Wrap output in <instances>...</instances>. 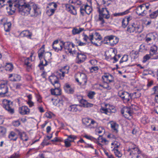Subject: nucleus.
Listing matches in <instances>:
<instances>
[{
	"label": "nucleus",
	"mask_w": 158,
	"mask_h": 158,
	"mask_svg": "<svg viewBox=\"0 0 158 158\" xmlns=\"http://www.w3.org/2000/svg\"><path fill=\"white\" fill-rule=\"evenodd\" d=\"M35 96L38 103H40L42 102V97L39 93L35 94Z\"/></svg>",
	"instance_id": "obj_52"
},
{
	"label": "nucleus",
	"mask_w": 158,
	"mask_h": 158,
	"mask_svg": "<svg viewBox=\"0 0 158 158\" xmlns=\"http://www.w3.org/2000/svg\"><path fill=\"white\" fill-rule=\"evenodd\" d=\"M121 113L126 118H128L129 116H131L132 114V111L130 108L124 107L121 110Z\"/></svg>",
	"instance_id": "obj_21"
},
{
	"label": "nucleus",
	"mask_w": 158,
	"mask_h": 158,
	"mask_svg": "<svg viewBox=\"0 0 158 158\" xmlns=\"http://www.w3.org/2000/svg\"><path fill=\"white\" fill-rule=\"evenodd\" d=\"M111 127L113 131L115 133H117L118 132L119 125L118 124L114 121L110 122Z\"/></svg>",
	"instance_id": "obj_28"
},
{
	"label": "nucleus",
	"mask_w": 158,
	"mask_h": 158,
	"mask_svg": "<svg viewBox=\"0 0 158 158\" xmlns=\"http://www.w3.org/2000/svg\"><path fill=\"white\" fill-rule=\"evenodd\" d=\"M13 69V65L11 63H7L5 66V69L7 71H11Z\"/></svg>",
	"instance_id": "obj_45"
},
{
	"label": "nucleus",
	"mask_w": 158,
	"mask_h": 158,
	"mask_svg": "<svg viewBox=\"0 0 158 158\" xmlns=\"http://www.w3.org/2000/svg\"><path fill=\"white\" fill-rule=\"evenodd\" d=\"M131 55L134 59H136L139 56V52L137 51L132 50L131 52Z\"/></svg>",
	"instance_id": "obj_46"
},
{
	"label": "nucleus",
	"mask_w": 158,
	"mask_h": 158,
	"mask_svg": "<svg viewBox=\"0 0 158 158\" xmlns=\"http://www.w3.org/2000/svg\"><path fill=\"white\" fill-rule=\"evenodd\" d=\"M3 25L5 31L6 32L9 31L11 28V23L10 22L5 23H4Z\"/></svg>",
	"instance_id": "obj_42"
},
{
	"label": "nucleus",
	"mask_w": 158,
	"mask_h": 158,
	"mask_svg": "<svg viewBox=\"0 0 158 158\" xmlns=\"http://www.w3.org/2000/svg\"><path fill=\"white\" fill-rule=\"evenodd\" d=\"M120 146V143L116 141H114L111 143V148L112 150L114 151L117 150Z\"/></svg>",
	"instance_id": "obj_37"
},
{
	"label": "nucleus",
	"mask_w": 158,
	"mask_h": 158,
	"mask_svg": "<svg viewBox=\"0 0 158 158\" xmlns=\"http://www.w3.org/2000/svg\"><path fill=\"white\" fill-rule=\"evenodd\" d=\"M130 109L132 111V113L134 111L137 110L139 109V107L135 105H131L130 106Z\"/></svg>",
	"instance_id": "obj_58"
},
{
	"label": "nucleus",
	"mask_w": 158,
	"mask_h": 158,
	"mask_svg": "<svg viewBox=\"0 0 158 158\" xmlns=\"http://www.w3.org/2000/svg\"><path fill=\"white\" fill-rule=\"evenodd\" d=\"M8 77L10 78V80L13 81H19L21 79L20 76L16 74H9Z\"/></svg>",
	"instance_id": "obj_27"
},
{
	"label": "nucleus",
	"mask_w": 158,
	"mask_h": 158,
	"mask_svg": "<svg viewBox=\"0 0 158 158\" xmlns=\"http://www.w3.org/2000/svg\"><path fill=\"white\" fill-rule=\"evenodd\" d=\"M120 57L121 56L120 55H115L113 58V62L114 63L117 62Z\"/></svg>",
	"instance_id": "obj_61"
},
{
	"label": "nucleus",
	"mask_w": 158,
	"mask_h": 158,
	"mask_svg": "<svg viewBox=\"0 0 158 158\" xmlns=\"http://www.w3.org/2000/svg\"><path fill=\"white\" fill-rule=\"evenodd\" d=\"M7 81H3L0 83V96L4 97L6 96L8 92V88L7 85Z\"/></svg>",
	"instance_id": "obj_9"
},
{
	"label": "nucleus",
	"mask_w": 158,
	"mask_h": 158,
	"mask_svg": "<svg viewBox=\"0 0 158 158\" xmlns=\"http://www.w3.org/2000/svg\"><path fill=\"white\" fill-rule=\"evenodd\" d=\"M102 79L103 81L110 83L113 82L114 81V77L108 73H105L102 77Z\"/></svg>",
	"instance_id": "obj_18"
},
{
	"label": "nucleus",
	"mask_w": 158,
	"mask_h": 158,
	"mask_svg": "<svg viewBox=\"0 0 158 158\" xmlns=\"http://www.w3.org/2000/svg\"><path fill=\"white\" fill-rule=\"evenodd\" d=\"M23 86L22 84L20 83H17L15 84L14 87L16 89H20Z\"/></svg>",
	"instance_id": "obj_59"
},
{
	"label": "nucleus",
	"mask_w": 158,
	"mask_h": 158,
	"mask_svg": "<svg viewBox=\"0 0 158 158\" xmlns=\"http://www.w3.org/2000/svg\"><path fill=\"white\" fill-rule=\"evenodd\" d=\"M95 93L94 91H90L88 94V96L90 99H92L94 98V96Z\"/></svg>",
	"instance_id": "obj_62"
},
{
	"label": "nucleus",
	"mask_w": 158,
	"mask_h": 158,
	"mask_svg": "<svg viewBox=\"0 0 158 158\" xmlns=\"http://www.w3.org/2000/svg\"><path fill=\"white\" fill-rule=\"evenodd\" d=\"M129 12V9H128L122 12L115 13L114 15V16H122L126 15Z\"/></svg>",
	"instance_id": "obj_50"
},
{
	"label": "nucleus",
	"mask_w": 158,
	"mask_h": 158,
	"mask_svg": "<svg viewBox=\"0 0 158 158\" xmlns=\"http://www.w3.org/2000/svg\"><path fill=\"white\" fill-rule=\"evenodd\" d=\"M41 13L40 8L35 4L32 5V10L30 12V15L31 17H36Z\"/></svg>",
	"instance_id": "obj_13"
},
{
	"label": "nucleus",
	"mask_w": 158,
	"mask_h": 158,
	"mask_svg": "<svg viewBox=\"0 0 158 158\" xmlns=\"http://www.w3.org/2000/svg\"><path fill=\"white\" fill-rule=\"evenodd\" d=\"M135 32L136 33H140L143 30V26L141 24L139 21H136L133 23Z\"/></svg>",
	"instance_id": "obj_19"
},
{
	"label": "nucleus",
	"mask_w": 158,
	"mask_h": 158,
	"mask_svg": "<svg viewBox=\"0 0 158 158\" xmlns=\"http://www.w3.org/2000/svg\"><path fill=\"white\" fill-rule=\"evenodd\" d=\"M77 105H73L69 106L68 108V110L71 112L75 113L79 111Z\"/></svg>",
	"instance_id": "obj_33"
},
{
	"label": "nucleus",
	"mask_w": 158,
	"mask_h": 158,
	"mask_svg": "<svg viewBox=\"0 0 158 158\" xmlns=\"http://www.w3.org/2000/svg\"><path fill=\"white\" fill-rule=\"evenodd\" d=\"M128 56L127 55H124L123 56V57L121 59L119 63L121 64V63L123 62H126L128 60Z\"/></svg>",
	"instance_id": "obj_51"
},
{
	"label": "nucleus",
	"mask_w": 158,
	"mask_h": 158,
	"mask_svg": "<svg viewBox=\"0 0 158 158\" xmlns=\"http://www.w3.org/2000/svg\"><path fill=\"white\" fill-rule=\"evenodd\" d=\"M158 15V10L155 11H154L149 15V16L151 19H155Z\"/></svg>",
	"instance_id": "obj_49"
},
{
	"label": "nucleus",
	"mask_w": 158,
	"mask_h": 158,
	"mask_svg": "<svg viewBox=\"0 0 158 158\" xmlns=\"http://www.w3.org/2000/svg\"><path fill=\"white\" fill-rule=\"evenodd\" d=\"M8 6L6 7L7 12L10 15L14 14L16 10H18L23 15L30 14L31 8L28 4H26L24 0H10L7 2Z\"/></svg>",
	"instance_id": "obj_1"
},
{
	"label": "nucleus",
	"mask_w": 158,
	"mask_h": 158,
	"mask_svg": "<svg viewBox=\"0 0 158 158\" xmlns=\"http://www.w3.org/2000/svg\"><path fill=\"white\" fill-rule=\"evenodd\" d=\"M6 128L2 127H0V135L2 136L4 135L6 132Z\"/></svg>",
	"instance_id": "obj_55"
},
{
	"label": "nucleus",
	"mask_w": 158,
	"mask_h": 158,
	"mask_svg": "<svg viewBox=\"0 0 158 158\" xmlns=\"http://www.w3.org/2000/svg\"><path fill=\"white\" fill-rule=\"evenodd\" d=\"M92 10V8L87 4L83 5L80 7V13L83 16L84 15L85 12L88 15H89Z\"/></svg>",
	"instance_id": "obj_14"
},
{
	"label": "nucleus",
	"mask_w": 158,
	"mask_h": 158,
	"mask_svg": "<svg viewBox=\"0 0 158 158\" xmlns=\"http://www.w3.org/2000/svg\"><path fill=\"white\" fill-rule=\"evenodd\" d=\"M127 32L128 33H131L135 32V30L133 23L130 25L128 26L127 30Z\"/></svg>",
	"instance_id": "obj_40"
},
{
	"label": "nucleus",
	"mask_w": 158,
	"mask_h": 158,
	"mask_svg": "<svg viewBox=\"0 0 158 158\" xmlns=\"http://www.w3.org/2000/svg\"><path fill=\"white\" fill-rule=\"evenodd\" d=\"M98 10L99 11V15L98 19L97 21H100V24L102 25L105 23L103 18H105L106 19H108L110 18L109 12L107 10V8L106 7L102 8L101 9L99 8Z\"/></svg>",
	"instance_id": "obj_2"
},
{
	"label": "nucleus",
	"mask_w": 158,
	"mask_h": 158,
	"mask_svg": "<svg viewBox=\"0 0 158 158\" xmlns=\"http://www.w3.org/2000/svg\"><path fill=\"white\" fill-rule=\"evenodd\" d=\"M76 81L80 85H85L86 84L87 81V77L86 75L84 73L80 72L77 73L75 76Z\"/></svg>",
	"instance_id": "obj_6"
},
{
	"label": "nucleus",
	"mask_w": 158,
	"mask_h": 158,
	"mask_svg": "<svg viewBox=\"0 0 158 158\" xmlns=\"http://www.w3.org/2000/svg\"><path fill=\"white\" fill-rule=\"evenodd\" d=\"M69 69V67L65 66L64 69L60 70V71L61 73H61L58 72L57 73V74L58 75L61 79H62V78H63L65 74L68 73Z\"/></svg>",
	"instance_id": "obj_26"
},
{
	"label": "nucleus",
	"mask_w": 158,
	"mask_h": 158,
	"mask_svg": "<svg viewBox=\"0 0 158 158\" xmlns=\"http://www.w3.org/2000/svg\"><path fill=\"white\" fill-rule=\"evenodd\" d=\"M83 40L87 44H89L90 43H91L96 45H97V43L93 41V35H91V34L89 36H88L86 35L83 33Z\"/></svg>",
	"instance_id": "obj_17"
},
{
	"label": "nucleus",
	"mask_w": 158,
	"mask_h": 158,
	"mask_svg": "<svg viewBox=\"0 0 158 158\" xmlns=\"http://www.w3.org/2000/svg\"><path fill=\"white\" fill-rule=\"evenodd\" d=\"M110 36H108L105 37L103 40L102 42H103L104 44H109Z\"/></svg>",
	"instance_id": "obj_60"
},
{
	"label": "nucleus",
	"mask_w": 158,
	"mask_h": 158,
	"mask_svg": "<svg viewBox=\"0 0 158 158\" xmlns=\"http://www.w3.org/2000/svg\"><path fill=\"white\" fill-rule=\"evenodd\" d=\"M114 151L115 156L117 157L120 158L122 156V153L119 151L118 149L115 150Z\"/></svg>",
	"instance_id": "obj_57"
},
{
	"label": "nucleus",
	"mask_w": 158,
	"mask_h": 158,
	"mask_svg": "<svg viewBox=\"0 0 158 158\" xmlns=\"http://www.w3.org/2000/svg\"><path fill=\"white\" fill-rule=\"evenodd\" d=\"M136 93V92H134L133 94H130L127 92L120 91L118 92V95L121 98L124 102L127 103L130 102L134 94Z\"/></svg>",
	"instance_id": "obj_5"
},
{
	"label": "nucleus",
	"mask_w": 158,
	"mask_h": 158,
	"mask_svg": "<svg viewBox=\"0 0 158 158\" xmlns=\"http://www.w3.org/2000/svg\"><path fill=\"white\" fill-rule=\"evenodd\" d=\"M109 83L106 81H103L102 83L98 84V88L101 90H102L103 89L110 90L111 89V87Z\"/></svg>",
	"instance_id": "obj_20"
},
{
	"label": "nucleus",
	"mask_w": 158,
	"mask_h": 158,
	"mask_svg": "<svg viewBox=\"0 0 158 158\" xmlns=\"http://www.w3.org/2000/svg\"><path fill=\"white\" fill-rule=\"evenodd\" d=\"M52 94L55 95H60L61 94V90L60 88H55L51 89Z\"/></svg>",
	"instance_id": "obj_38"
},
{
	"label": "nucleus",
	"mask_w": 158,
	"mask_h": 158,
	"mask_svg": "<svg viewBox=\"0 0 158 158\" xmlns=\"http://www.w3.org/2000/svg\"><path fill=\"white\" fill-rule=\"evenodd\" d=\"M78 101L80 104V105H78L79 107L80 106L88 108L92 107L93 106V104L88 102L86 100L82 98L80 96L77 97Z\"/></svg>",
	"instance_id": "obj_15"
},
{
	"label": "nucleus",
	"mask_w": 158,
	"mask_h": 158,
	"mask_svg": "<svg viewBox=\"0 0 158 158\" xmlns=\"http://www.w3.org/2000/svg\"><path fill=\"white\" fill-rule=\"evenodd\" d=\"M118 39L113 35L110 36L109 44L111 46H114L118 42Z\"/></svg>",
	"instance_id": "obj_29"
},
{
	"label": "nucleus",
	"mask_w": 158,
	"mask_h": 158,
	"mask_svg": "<svg viewBox=\"0 0 158 158\" xmlns=\"http://www.w3.org/2000/svg\"><path fill=\"white\" fill-rule=\"evenodd\" d=\"M8 138L10 141H16L18 137L15 132L11 131L8 135Z\"/></svg>",
	"instance_id": "obj_31"
},
{
	"label": "nucleus",
	"mask_w": 158,
	"mask_h": 158,
	"mask_svg": "<svg viewBox=\"0 0 158 158\" xmlns=\"http://www.w3.org/2000/svg\"><path fill=\"white\" fill-rule=\"evenodd\" d=\"M76 63L77 64H81L83 62L86 58L85 55L82 53H78L77 55Z\"/></svg>",
	"instance_id": "obj_16"
},
{
	"label": "nucleus",
	"mask_w": 158,
	"mask_h": 158,
	"mask_svg": "<svg viewBox=\"0 0 158 158\" xmlns=\"http://www.w3.org/2000/svg\"><path fill=\"white\" fill-rule=\"evenodd\" d=\"M158 47L155 45L152 46L150 51V55L152 57V59H156L158 58Z\"/></svg>",
	"instance_id": "obj_12"
},
{
	"label": "nucleus",
	"mask_w": 158,
	"mask_h": 158,
	"mask_svg": "<svg viewBox=\"0 0 158 158\" xmlns=\"http://www.w3.org/2000/svg\"><path fill=\"white\" fill-rule=\"evenodd\" d=\"M20 139L23 141H27L28 139V138L26 133L24 132L22 133H20Z\"/></svg>",
	"instance_id": "obj_43"
},
{
	"label": "nucleus",
	"mask_w": 158,
	"mask_h": 158,
	"mask_svg": "<svg viewBox=\"0 0 158 158\" xmlns=\"http://www.w3.org/2000/svg\"><path fill=\"white\" fill-rule=\"evenodd\" d=\"M136 148H139L135 144L132 143H130L129 144V148L127 150H130Z\"/></svg>",
	"instance_id": "obj_48"
},
{
	"label": "nucleus",
	"mask_w": 158,
	"mask_h": 158,
	"mask_svg": "<svg viewBox=\"0 0 158 158\" xmlns=\"http://www.w3.org/2000/svg\"><path fill=\"white\" fill-rule=\"evenodd\" d=\"M71 3H74L75 5H81L82 3L80 0H71Z\"/></svg>",
	"instance_id": "obj_56"
},
{
	"label": "nucleus",
	"mask_w": 158,
	"mask_h": 158,
	"mask_svg": "<svg viewBox=\"0 0 158 158\" xmlns=\"http://www.w3.org/2000/svg\"><path fill=\"white\" fill-rule=\"evenodd\" d=\"M19 156V154L18 153H15L11 155L8 158H18Z\"/></svg>",
	"instance_id": "obj_64"
},
{
	"label": "nucleus",
	"mask_w": 158,
	"mask_h": 158,
	"mask_svg": "<svg viewBox=\"0 0 158 158\" xmlns=\"http://www.w3.org/2000/svg\"><path fill=\"white\" fill-rule=\"evenodd\" d=\"M90 72L92 73H95L97 72L99 69L98 66H92L89 68Z\"/></svg>",
	"instance_id": "obj_54"
},
{
	"label": "nucleus",
	"mask_w": 158,
	"mask_h": 158,
	"mask_svg": "<svg viewBox=\"0 0 158 158\" xmlns=\"http://www.w3.org/2000/svg\"><path fill=\"white\" fill-rule=\"evenodd\" d=\"M157 40V35L154 33H149L147 34L145 37V41L148 43L152 40L155 41Z\"/></svg>",
	"instance_id": "obj_22"
},
{
	"label": "nucleus",
	"mask_w": 158,
	"mask_h": 158,
	"mask_svg": "<svg viewBox=\"0 0 158 158\" xmlns=\"http://www.w3.org/2000/svg\"><path fill=\"white\" fill-rule=\"evenodd\" d=\"M91 35H93V40L95 39L97 41V43L102 42V37L101 35L98 32H95L94 34H92Z\"/></svg>",
	"instance_id": "obj_32"
},
{
	"label": "nucleus",
	"mask_w": 158,
	"mask_h": 158,
	"mask_svg": "<svg viewBox=\"0 0 158 158\" xmlns=\"http://www.w3.org/2000/svg\"><path fill=\"white\" fill-rule=\"evenodd\" d=\"M52 53L51 52H45L44 55V60H50L52 59L51 58Z\"/></svg>",
	"instance_id": "obj_44"
},
{
	"label": "nucleus",
	"mask_w": 158,
	"mask_h": 158,
	"mask_svg": "<svg viewBox=\"0 0 158 158\" xmlns=\"http://www.w3.org/2000/svg\"><path fill=\"white\" fill-rule=\"evenodd\" d=\"M140 152H141L139 148H136L130 150H127L126 152L127 154L128 155L131 156V158L134 157V155L137 154H140Z\"/></svg>",
	"instance_id": "obj_25"
},
{
	"label": "nucleus",
	"mask_w": 158,
	"mask_h": 158,
	"mask_svg": "<svg viewBox=\"0 0 158 158\" xmlns=\"http://www.w3.org/2000/svg\"><path fill=\"white\" fill-rule=\"evenodd\" d=\"M66 42L61 41L60 43H59L58 40L54 41L52 44V48L56 52H58L59 51H61L63 48V46L64 47V44Z\"/></svg>",
	"instance_id": "obj_11"
},
{
	"label": "nucleus",
	"mask_w": 158,
	"mask_h": 158,
	"mask_svg": "<svg viewBox=\"0 0 158 158\" xmlns=\"http://www.w3.org/2000/svg\"><path fill=\"white\" fill-rule=\"evenodd\" d=\"M82 122L83 124L90 128H95L98 126V123L91 118H84L82 119Z\"/></svg>",
	"instance_id": "obj_7"
},
{
	"label": "nucleus",
	"mask_w": 158,
	"mask_h": 158,
	"mask_svg": "<svg viewBox=\"0 0 158 158\" xmlns=\"http://www.w3.org/2000/svg\"><path fill=\"white\" fill-rule=\"evenodd\" d=\"M45 52V50H43V48H40L38 52V57L39 59L41 60L43 57H44V55Z\"/></svg>",
	"instance_id": "obj_41"
},
{
	"label": "nucleus",
	"mask_w": 158,
	"mask_h": 158,
	"mask_svg": "<svg viewBox=\"0 0 158 158\" xmlns=\"http://www.w3.org/2000/svg\"><path fill=\"white\" fill-rule=\"evenodd\" d=\"M151 57H152L150 55L149 56V55L148 54L146 55L143 57V62L144 63L146 62L148 60L150 59Z\"/></svg>",
	"instance_id": "obj_63"
},
{
	"label": "nucleus",
	"mask_w": 158,
	"mask_h": 158,
	"mask_svg": "<svg viewBox=\"0 0 158 158\" xmlns=\"http://www.w3.org/2000/svg\"><path fill=\"white\" fill-rule=\"evenodd\" d=\"M150 6L148 3L143 4L138 6L136 10V12L139 16H144L147 14V10Z\"/></svg>",
	"instance_id": "obj_4"
},
{
	"label": "nucleus",
	"mask_w": 158,
	"mask_h": 158,
	"mask_svg": "<svg viewBox=\"0 0 158 158\" xmlns=\"http://www.w3.org/2000/svg\"><path fill=\"white\" fill-rule=\"evenodd\" d=\"M75 45L72 42H66L64 45V49L66 52L70 53L73 56H76L78 52L74 49Z\"/></svg>",
	"instance_id": "obj_3"
},
{
	"label": "nucleus",
	"mask_w": 158,
	"mask_h": 158,
	"mask_svg": "<svg viewBox=\"0 0 158 158\" xmlns=\"http://www.w3.org/2000/svg\"><path fill=\"white\" fill-rule=\"evenodd\" d=\"M64 5L66 10L68 11L73 15L77 14L76 10L73 6L68 4H65Z\"/></svg>",
	"instance_id": "obj_24"
},
{
	"label": "nucleus",
	"mask_w": 158,
	"mask_h": 158,
	"mask_svg": "<svg viewBox=\"0 0 158 158\" xmlns=\"http://www.w3.org/2000/svg\"><path fill=\"white\" fill-rule=\"evenodd\" d=\"M112 110H113V109ZM114 110V111H111L110 109L106 108H102L100 109V111L102 113H104L108 115H110L112 112H114L115 110Z\"/></svg>",
	"instance_id": "obj_35"
},
{
	"label": "nucleus",
	"mask_w": 158,
	"mask_h": 158,
	"mask_svg": "<svg viewBox=\"0 0 158 158\" xmlns=\"http://www.w3.org/2000/svg\"><path fill=\"white\" fill-rule=\"evenodd\" d=\"M3 107L8 113L12 114L14 113V109L13 108V102L11 101L4 99L2 102Z\"/></svg>",
	"instance_id": "obj_8"
},
{
	"label": "nucleus",
	"mask_w": 158,
	"mask_h": 158,
	"mask_svg": "<svg viewBox=\"0 0 158 158\" xmlns=\"http://www.w3.org/2000/svg\"><path fill=\"white\" fill-rule=\"evenodd\" d=\"M64 88L65 91L69 94H72L74 92V89L70 87V85L68 83L65 84Z\"/></svg>",
	"instance_id": "obj_30"
},
{
	"label": "nucleus",
	"mask_w": 158,
	"mask_h": 158,
	"mask_svg": "<svg viewBox=\"0 0 158 158\" xmlns=\"http://www.w3.org/2000/svg\"><path fill=\"white\" fill-rule=\"evenodd\" d=\"M84 30V28L81 27L78 28L76 27H74L73 28L72 32L73 35H76L80 34Z\"/></svg>",
	"instance_id": "obj_36"
},
{
	"label": "nucleus",
	"mask_w": 158,
	"mask_h": 158,
	"mask_svg": "<svg viewBox=\"0 0 158 158\" xmlns=\"http://www.w3.org/2000/svg\"><path fill=\"white\" fill-rule=\"evenodd\" d=\"M21 35L23 37H26L28 38L31 39L32 33L28 30L23 31L21 33Z\"/></svg>",
	"instance_id": "obj_34"
},
{
	"label": "nucleus",
	"mask_w": 158,
	"mask_h": 158,
	"mask_svg": "<svg viewBox=\"0 0 158 158\" xmlns=\"http://www.w3.org/2000/svg\"><path fill=\"white\" fill-rule=\"evenodd\" d=\"M34 52H32L31 53L30 57L31 59H30L29 57L25 59L24 60V64L27 67V69L28 71H30L32 69V64L31 63V62L34 61L35 60V56L33 57V58H32Z\"/></svg>",
	"instance_id": "obj_10"
},
{
	"label": "nucleus",
	"mask_w": 158,
	"mask_h": 158,
	"mask_svg": "<svg viewBox=\"0 0 158 158\" xmlns=\"http://www.w3.org/2000/svg\"><path fill=\"white\" fill-rule=\"evenodd\" d=\"M19 111L22 115L28 114L30 113V110L27 106H23L19 108Z\"/></svg>",
	"instance_id": "obj_23"
},
{
	"label": "nucleus",
	"mask_w": 158,
	"mask_h": 158,
	"mask_svg": "<svg viewBox=\"0 0 158 158\" xmlns=\"http://www.w3.org/2000/svg\"><path fill=\"white\" fill-rule=\"evenodd\" d=\"M129 21L128 18L124 19H123L122 22V26L123 28H125L127 27L128 23Z\"/></svg>",
	"instance_id": "obj_47"
},
{
	"label": "nucleus",
	"mask_w": 158,
	"mask_h": 158,
	"mask_svg": "<svg viewBox=\"0 0 158 158\" xmlns=\"http://www.w3.org/2000/svg\"><path fill=\"white\" fill-rule=\"evenodd\" d=\"M49 79L52 84H54V83L57 82V81L59 80L57 76L54 75H52L50 76L49 77Z\"/></svg>",
	"instance_id": "obj_39"
},
{
	"label": "nucleus",
	"mask_w": 158,
	"mask_h": 158,
	"mask_svg": "<svg viewBox=\"0 0 158 158\" xmlns=\"http://www.w3.org/2000/svg\"><path fill=\"white\" fill-rule=\"evenodd\" d=\"M56 10V9H49L47 11L46 13L49 16L52 15L54 13Z\"/></svg>",
	"instance_id": "obj_53"
}]
</instances>
